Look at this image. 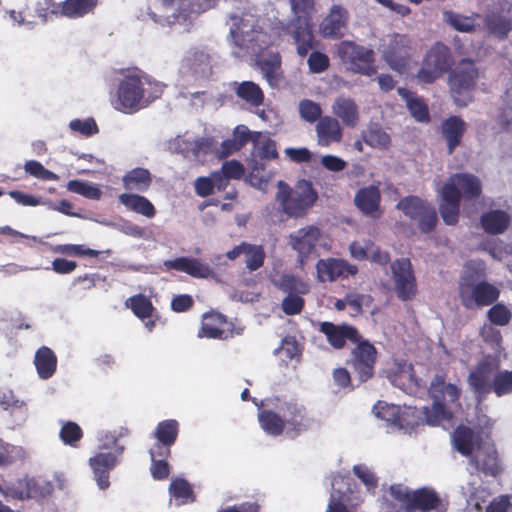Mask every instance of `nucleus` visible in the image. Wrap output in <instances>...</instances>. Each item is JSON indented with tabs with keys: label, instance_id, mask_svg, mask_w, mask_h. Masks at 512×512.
<instances>
[{
	"label": "nucleus",
	"instance_id": "nucleus-1",
	"mask_svg": "<svg viewBox=\"0 0 512 512\" xmlns=\"http://www.w3.org/2000/svg\"><path fill=\"white\" fill-rule=\"evenodd\" d=\"M162 92L159 82L138 75H127L118 85L116 108L124 113H134L159 98Z\"/></svg>",
	"mask_w": 512,
	"mask_h": 512
},
{
	"label": "nucleus",
	"instance_id": "nucleus-2",
	"mask_svg": "<svg viewBox=\"0 0 512 512\" xmlns=\"http://www.w3.org/2000/svg\"><path fill=\"white\" fill-rule=\"evenodd\" d=\"M429 396L433 400L431 407H423L426 421L429 425H438L443 420L452 417L447 404H459L461 391L457 385L446 383L443 375H435L428 389Z\"/></svg>",
	"mask_w": 512,
	"mask_h": 512
},
{
	"label": "nucleus",
	"instance_id": "nucleus-3",
	"mask_svg": "<svg viewBox=\"0 0 512 512\" xmlns=\"http://www.w3.org/2000/svg\"><path fill=\"white\" fill-rule=\"evenodd\" d=\"M478 78V68L471 59H461L454 68L451 67L448 75L449 92L458 107H465L473 100Z\"/></svg>",
	"mask_w": 512,
	"mask_h": 512
},
{
	"label": "nucleus",
	"instance_id": "nucleus-4",
	"mask_svg": "<svg viewBox=\"0 0 512 512\" xmlns=\"http://www.w3.org/2000/svg\"><path fill=\"white\" fill-rule=\"evenodd\" d=\"M276 199L285 214L301 217L315 204L318 193L312 182L306 179L299 180L294 189L280 181Z\"/></svg>",
	"mask_w": 512,
	"mask_h": 512
},
{
	"label": "nucleus",
	"instance_id": "nucleus-5",
	"mask_svg": "<svg viewBox=\"0 0 512 512\" xmlns=\"http://www.w3.org/2000/svg\"><path fill=\"white\" fill-rule=\"evenodd\" d=\"M451 49L441 41L435 42L423 56L416 78L423 84H432L452 67Z\"/></svg>",
	"mask_w": 512,
	"mask_h": 512
},
{
	"label": "nucleus",
	"instance_id": "nucleus-6",
	"mask_svg": "<svg viewBox=\"0 0 512 512\" xmlns=\"http://www.w3.org/2000/svg\"><path fill=\"white\" fill-rule=\"evenodd\" d=\"M230 37L235 46L253 55H259L271 44L270 35L259 25H250V20L246 18L234 23Z\"/></svg>",
	"mask_w": 512,
	"mask_h": 512
},
{
	"label": "nucleus",
	"instance_id": "nucleus-7",
	"mask_svg": "<svg viewBox=\"0 0 512 512\" xmlns=\"http://www.w3.org/2000/svg\"><path fill=\"white\" fill-rule=\"evenodd\" d=\"M337 56L354 73L373 76L377 72L375 52L371 48L359 45L353 41H342L336 50Z\"/></svg>",
	"mask_w": 512,
	"mask_h": 512
},
{
	"label": "nucleus",
	"instance_id": "nucleus-8",
	"mask_svg": "<svg viewBox=\"0 0 512 512\" xmlns=\"http://www.w3.org/2000/svg\"><path fill=\"white\" fill-rule=\"evenodd\" d=\"M500 296V290L487 281L474 282L463 278L459 283V298L467 309H475L494 304Z\"/></svg>",
	"mask_w": 512,
	"mask_h": 512
},
{
	"label": "nucleus",
	"instance_id": "nucleus-9",
	"mask_svg": "<svg viewBox=\"0 0 512 512\" xmlns=\"http://www.w3.org/2000/svg\"><path fill=\"white\" fill-rule=\"evenodd\" d=\"M382 58L387 65L399 74L405 73L413 59V41L405 34L394 33L383 44Z\"/></svg>",
	"mask_w": 512,
	"mask_h": 512
},
{
	"label": "nucleus",
	"instance_id": "nucleus-10",
	"mask_svg": "<svg viewBox=\"0 0 512 512\" xmlns=\"http://www.w3.org/2000/svg\"><path fill=\"white\" fill-rule=\"evenodd\" d=\"M353 344L355 347L351 351L347 364L352 368L358 380L363 383L374 376L378 352L375 346L362 335Z\"/></svg>",
	"mask_w": 512,
	"mask_h": 512
},
{
	"label": "nucleus",
	"instance_id": "nucleus-11",
	"mask_svg": "<svg viewBox=\"0 0 512 512\" xmlns=\"http://www.w3.org/2000/svg\"><path fill=\"white\" fill-rule=\"evenodd\" d=\"M395 293L399 300L410 301L417 295V282L408 258L395 260L391 264Z\"/></svg>",
	"mask_w": 512,
	"mask_h": 512
},
{
	"label": "nucleus",
	"instance_id": "nucleus-12",
	"mask_svg": "<svg viewBox=\"0 0 512 512\" xmlns=\"http://www.w3.org/2000/svg\"><path fill=\"white\" fill-rule=\"evenodd\" d=\"M124 446H116L113 452H97L89 458V466L93 473V478L101 490H106L110 486V472L119 463V456L123 454Z\"/></svg>",
	"mask_w": 512,
	"mask_h": 512
},
{
	"label": "nucleus",
	"instance_id": "nucleus-13",
	"mask_svg": "<svg viewBox=\"0 0 512 512\" xmlns=\"http://www.w3.org/2000/svg\"><path fill=\"white\" fill-rule=\"evenodd\" d=\"M282 32L292 38L296 52L300 57H306L310 50L315 48L316 41L311 22H301L291 19L282 25Z\"/></svg>",
	"mask_w": 512,
	"mask_h": 512
},
{
	"label": "nucleus",
	"instance_id": "nucleus-14",
	"mask_svg": "<svg viewBox=\"0 0 512 512\" xmlns=\"http://www.w3.org/2000/svg\"><path fill=\"white\" fill-rule=\"evenodd\" d=\"M406 512H447L448 502L432 487L424 486L412 491Z\"/></svg>",
	"mask_w": 512,
	"mask_h": 512
},
{
	"label": "nucleus",
	"instance_id": "nucleus-15",
	"mask_svg": "<svg viewBox=\"0 0 512 512\" xmlns=\"http://www.w3.org/2000/svg\"><path fill=\"white\" fill-rule=\"evenodd\" d=\"M333 486L334 493L326 512H350L347 505L352 504L354 494L358 492L356 482L349 476H338L334 478Z\"/></svg>",
	"mask_w": 512,
	"mask_h": 512
},
{
	"label": "nucleus",
	"instance_id": "nucleus-16",
	"mask_svg": "<svg viewBox=\"0 0 512 512\" xmlns=\"http://www.w3.org/2000/svg\"><path fill=\"white\" fill-rule=\"evenodd\" d=\"M317 278L320 282H333L358 273V267L347 260L337 258L320 259L316 263Z\"/></svg>",
	"mask_w": 512,
	"mask_h": 512
},
{
	"label": "nucleus",
	"instance_id": "nucleus-17",
	"mask_svg": "<svg viewBox=\"0 0 512 512\" xmlns=\"http://www.w3.org/2000/svg\"><path fill=\"white\" fill-rule=\"evenodd\" d=\"M319 331L326 336L327 342L337 350L343 349L346 342H357L361 334L359 330L350 324H334L332 322H321Z\"/></svg>",
	"mask_w": 512,
	"mask_h": 512
},
{
	"label": "nucleus",
	"instance_id": "nucleus-18",
	"mask_svg": "<svg viewBox=\"0 0 512 512\" xmlns=\"http://www.w3.org/2000/svg\"><path fill=\"white\" fill-rule=\"evenodd\" d=\"M320 237L321 231L314 225L300 228L289 235V245L298 253L301 263L315 250Z\"/></svg>",
	"mask_w": 512,
	"mask_h": 512
},
{
	"label": "nucleus",
	"instance_id": "nucleus-19",
	"mask_svg": "<svg viewBox=\"0 0 512 512\" xmlns=\"http://www.w3.org/2000/svg\"><path fill=\"white\" fill-rule=\"evenodd\" d=\"M349 12L341 5H333L320 23V33L324 38L340 39L348 25Z\"/></svg>",
	"mask_w": 512,
	"mask_h": 512
},
{
	"label": "nucleus",
	"instance_id": "nucleus-20",
	"mask_svg": "<svg viewBox=\"0 0 512 512\" xmlns=\"http://www.w3.org/2000/svg\"><path fill=\"white\" fill-rule=\"evenodd\" d=\"M181 0H154L148 7L147 14L149 18L163 26L173 27L179 24V3Z\"/></svg>",
	"mask_w": 512,
	"mask_h": 512
},
{
	"label": "nucleus",
	"instance_id": "nucleus-21",
	"mask_svg": "<svg viewBox=\"0 0 512 512\" xmlns=\"http://www.w3.org/2000/svg\"><path fill=\"white\" fill-rule=\"evenodd\" d=\"M492 367L490 364L483 362L470 372L468 376V384L475 394L477 403H482L487 395L492 392Z\"/></svg>",
	"mask_w": 512,
	"mask_h": 512
},
{
	"label": "nucleus",
	"instance_id": "nucleus-22",
	"mask_svg": "<svg viewBox=\"0 0 512 512\" xmlns=\"http://www.w3.org/2000/svg\"><path fill=\"white\" fill-rule=\"evenodd\" d=\"M241 255L245 257V266L250 272L260 269L264 265L266 258L262 245L251 244L245 241L226 253V257L229 260H235Z\"/></svg>",
	"mask_w": 512,
	"mask_h": 512
},
{
	"label": "nucleus",
	"instance_id": "nucleus-23",
	"mask_svg": "<svg viewBox=\"0 0 512 512\" xmlns=\"http://www.w3.org/2000/svg\"><path fill=\"white\" fill-rule=\"evenodd\" d=\"M355 206L362 214L372 218H379L382 214L380 208L381 192L378 185H369L360 188L354 197Z\"/></svg>",
	"mask_w": 512,
	"mask_h": 512
},
{
	"label": "nucleus",
	"instance_id": "nucleus-24",
	"mask_svg": "<svg viewBox=\"0 0 512 512\" xmlns=\"http://www.w3.org/2000/svg\"><path fill=\"white\" fill-rule=\"evenodd\" d=\"M163 264L167 270L184 272L193 278H208L213 273L210 265L198 258L182 256L165 260Z\"/></svg>",
	"mask_w": 512,
	"mask_h": 512
},
{
	"label": "nucleus",
	"instance_id": "nucleus-25",
	"mask_svg": "<svg viewBox=\"0 0 512 512\" xmlns=\"http://www.w3.org/2000/svg\"><path fill=\"white\" fill-rule=\"evenodd\" d=\"M470 464L486 476L496 477L501 472L497 451L492 445H479L476 453L470 456Z\"/></svg>",
	"mask_w": 512,
	"mask_h": 512
},
{
	"label": "nucleus",
	"instance_id": "nucleus-26",
	"mask_svg": "<svg viewBox=\"0 0 512 512\" xmlns=\"http://www.w3.org/2000/svg\"><path fill=\"white\" fill-rule=\"evenodd\" d=\"M444 185H450L465 200L477 199L482 193V185L478 177L468 173H456L449 177Z\"/></svg>",
	"mask_w": 512,
	"mask_h": 512
},
{
	"label": "nucleus",
	"instance_id": "nucleus-27",
	"mask_svg": "<svg viewBox=\"0 0 512 512\" xmlns=\"http://www.w3.org/2000/svg\"><path fill=\"white\" fill-rule=\"evenodd\" d=\"M101 0H64L52 9V14L69 19L83 18L93 14Z\"/></svg>",
	"mask_w": 512,
	"mask_h": 512
},
{
	"label": "nucleus",
	"instance_id": "nucleus-28",
	"mask_svg": "<svg viewBox=\"0 0 512 512\" xmlns=\"http://www.w3.org/2000/svg\"><path fill=\"white\" fill-rule=\"evenodd\" d=\"M283 420H285V430L292 437L298 436L308 427L305 408L295 403H285L280 408Z\"/></svg>",
	"mask_w": 512,
	"mask_h": 512
},
{
	"label": "nucleus",
	"instance_id": "nucleus-29",
	"mask_svg": "<svg viewBox=\"0 0 512 512\" xmlns=\"http://www.w3.org/2000/svg\"><path fill=\"white\" fill-rule=\"evenodd\" d=\"M460 202L458 194L450 185H443L441 189L440 215L446 225H455L459 220Z\"/></svg>",
	"mask_w": 512,
	"mask_h": 512
},
{
	"label": "nucleus",
	"instance_id": "nucleus-30",
	"mask_svg": "<svg viewBox=\"0 0 512 512\" xmlns=\"http://www.w3.org/2000/svg\"><path fill=\"white\" fill-rule=\"evenodd\" d=\"M466 129V122L459 116H449L441 123V134L447 143L448 154L460 146Z\"/></svg>",
	"mask_w": 512,
	"mask_h": 512
},
{
	"label": "nucleus",
	"instance_id": "nucleus-31",
	"mask_svg": "<svg viewBox=\"0 0 512 512\" xmlns=\"http://www.w3.org/2000/svg\"><path fill=\"white\" fill-rule=\"evenodd\" d=\"M316 134L318 144L327 147L342 140L343 130L337 118L324 116L316 125Z\"/></svg>",
	"mask_w": 512,
	"mask_h": 512
},
{
	"label": "nucleus",
	"instance_id": "nucleus-32",
	"mask_svg": "<svg viewBox=\"0 0 512 512\" xmlns=\"http://www.w3.org/2000/svg\"><path fill=\"white\" fill-rule=\"evenodd\" d=\"M254 148L251 152L249 165L253 171L259 169L264 170V165L258 162V159L263 161L275 160L278 158V151L276 142L271 138L259 142L257 139H253Z\"/></svg>",
	"mask_w": 512,
	"mask_h": 512
},
{
	"label": "nucleus",
	"instance_id": "nucleus-33",
	"mask_svg": "<svg viewBox=\"0 0 512 512\" xmlns=\"http://www.w3.org/2000/svg\"><path fill=\"white\" fill-rule=\"evenodd\" d=\"M332 112L347 127L354 128L359 122L358 106L352 98L337 97L332 105Z\"/></svg>",
	"mask_w": 512,
	"mask_h": 512
},
{
	"label": "nucleus",
	"instance_id": "nucleus-34",
	"mask_svg": "<svg viewBox=\"0 0 512 512\" xmlns=\"http://www.w3.org/2000/svg\"><path fill=\"white\" fill-rule=\"evenodd\" d=\"M226 325L227 320L223 314L218 312L206 313L203 316L199 336L211 339H224L227 337Z\"/></svg>",
	"mask_w": 512,
	"mask_h": 512
},
{
	"label": "nucleus",
	"instance_id": "nucleus-35",
	"mask_svg": "<svg viewBox=\"0 0 512 512\" xmlns=\"http://www.w3.org/2000/svg\"><path fill=\"white\" fill-rule=\"evenodd\" d=\"M483 230L490 235L502 234L510 225V215L500 209L485 212L480 217Z\"/></svg>",
	"mask_w": 512,
	"mask_h": 512
},
{
	"label": "nucleus",
	"instance_id": "nucleus-36",
	"mask_svg": "<svg viewBox=\"0 0 512 512\" xmlns=\"http://www.w3.org/2000/svg\"><path fill=\"white\" fill-rule=\"evenodd\" d=\"M34 364L41 379H49L56 372L57 368V356L47 346L40 347L34 357Z\"/></svg>",
	"mask_w": 512,
	"mask_h": 512
},
{
	"label": "nucleus",
	"instance_id": "nucleus-37",
	"mask_svg": "<svg viewBox=\"0 0 512 512\" xmlns=\"http://www.w3.org/2000/svg\"><path fill=\"white\" fill-rule=\"evenodd\" d=\"M119 201L128 210L147 218H153L156 215V209L152 202L139 194L122 193L119 195Z\"/></svg>",
	"mask_w": 512,
	"mask_h": 512
},
{
	"label": "nucleus",
	"instance_id": "nucleus-38",
	"mask_svg": "<svg viewBox=\"0 0 512 512\" xmlns=\"http://www.w3.org/2000/svg\"><path fill=\"white\" fill-rule=\"evenodd\" d=\"M122 182L126 190L145 192L152 183V177L149 170L137 167L128 171L123 176Z\"/></svg>",
	"mask_w": 512,
	"mask_h": 512
},
{
	"label": "nucleus",
	"instance_id": "nucleus-39",
	"mask_svg": "<svg viewBox=\"0 0 512 512\" xmlns=\"http://www.w3.org/2000/svg\"><path fill=\"white\" fill-rule=\"evenodd\" d=\"M398 94L405 99L407 108L417 122L428 123L430 121L429 109L423 99L415 97L406 88H398Z\"/></svg>",
	"mask_w": 512,
	"mask_h": 512
},
{
	"label": "nucleus",
	"instance_id": "nucleus-40",
	"mask_svg": "<svg viewBox=\"0 0 512 512\" xmlns=\"http://www.w3.org/2000/svg\"><path fill=\"white\" fill-rule=\"evenodd\" d=\"M484 25L490 35L504 40L512 31V18L500 13H492L485 17Z\"/></svg>",
	"mask_w": 512,
	"mask_h": 512
},
{
	"label": "nucleus",
	"instance_id": "nucleus-41",
	"mask_svg": "<svg viewBox=\"0 0 512 512\" xmlns=\"http://www.w3.org/2000/svg\"><path fill=\"white\" fill-rule=\"evenodd\" d=\"M183 67L194 74H206L211 70L210 55L202 49L193 48L184 57Z\"/></svg>",
	"mask_w": 512,
	"mask_h": 512
},
{
	"label": "nucleus",
	"instance_id": "nucleus-42",
	"mask_svg": "<svg viewBox=\"0 0 512 512\" xmlns=\"http://www.w3.org/2000/svg\"><path fill=\"white\" fill-rule=\"evenodd\" d=\"M211 8L204 0H181L179 3V24L190 26L194 17Z\"/></svg>",
	"mask_w": 512,
	"mask_h": 512
},
{
	"label": "nucleus",
	"instance_id": "nucleus-43",
	"mask_svg": "<svg viewBox=\"0 0 512 512\" xmlns=\"http://www.w3.org/2000/svg\"><path fill=\"white\" fill-rule=\"evenodd\" d=\"M236 96L252 107H259L264 103V92L261 87L252 81H243L237 84Z\"/></svg>",
	"mask_w": 512,
	"mask_h": 512
},
{
	"label": "nucleus",
	"instance_id": "nucleus-44",
	"mask_svg": "<svg viewBox=\"0 0 512 512\" xmlns=\"http://www.w3.org/2000/svg\"><path fill=\"white\" fill-rule=\"evenodd\" d=\"M258 420L261 428L271 436H279L285 430V420H283L281 412L277 413L270 409L261 410Z\"/></svg>",
	"mask_w": 512,
	"mask_h": 512
},
{
	"label": "nucleus",
	"instance_id": "nucleus-45",
	"mask_svg": "<svg viewBox=\"0 0 512 512\" xmlns=\"http://www.w3.org/2000/svg\"><path fill=\"white\" fill-rule=\"evenodd\" d=\"M453 444L455 449L463 456H471L475 446L474 431L465 426H458L453 432Z\"/></svg>",
	"mask_w": 512,
	"mask_h": 512
},
{
	"label": "nucleus",
	"instance_id": "nucleus-46",
	"mask_svg": "<svg viewBox=\"0 0 512 512\" xmlns=\"http://www.w3.org/2000/svg\"><path fill=\"white\" fill-rule=\"evenodd\" d=\"M169 493L178 506L195 501L194 491L189 482L182 478H176L169 485Z\"/></svg>",
	"mask_w": 512,
	"mask_h": 512
},
{
	"label": "nucleus",
	"instance_id": "nucleus-47",
	"mask_svg": "<svg viewBox=\"0 0 512 512\" xmlns=\"http://www.w3.org/2000/svg\"><path fill=\"white\" fill-rule=\"evenodd\" d=\"M179 433V423L174 419L160 421L154 432L153 437L166 445H174Z\"/></svg>",
	"mask_w": 512,
	"mask_h": 512
},
{
	"label": "nucleus",
	"instance_id": "nucleus-48",
	"mask_svg": "<svg viewBox=\"0 0 512 512\" xmlns=\"http://www.w3.org/2000/svg\"><path fill=\"white\" fill-rule=\"evenodd\" d=\"M126 306L129 307L134 315L141 320L151 318L155 311L151 300L143 294H137L130 297L126 301Z\"/></svg>",
	"mask_w": 512,
	"mask_h": 512
},
{
	"label": "nucleus",
	"instance_id": "nucleus-49",
	"mask_svg": "<svg viewBox=\"0 0 512 512\" xmlns=\"http://www.w3.org/2000/svg\"><path fill=\"white\" fill-rule=\"evenodd\" d=\"M424 423L428 424V422L426 421V416L423 412V408L418 409L416 407H404L402 408L400 414V421L398 423L397 428L413 430L414 428Z\"/></svg>",
	"mask_w": 512,
	"mask_h": 512
},
{
	"label": "nucleus",
	"instance_id": "nucleus-50",
	"mask_svg": "<svg viewBox=\"0 0 512 512\" xmlns=\"http://www.w3.org/2000/svg\"><path fill=\"white\" fill-rule=\"evenodd\" d=\"M274 284L279 290L287 294H307L310 289L307 283L291 274H283Z\"/></svg>",
	"mask_w": 512,
	"mask_h": 512
},
{
	"label": "nucleus",
	"instance_id": "nucleus-51",
	"mask_svg": "<svg viewBox=\"0 0 512 512\" xmlns=\"http://www.w3.org/2000/svg\"><path fill=\"white\" fill-rule=\"evenodd\" d=\"M429 204V202L418 196H406L397 203L396 207L401 210L405 216L415 220Z\"/></svg>",
	"mask_w": 512,
	"mask_h": 512
},
{
	"label": "nucleus",
	"instance_id": "nucleus-52",
	"mask_svg": "<svg viewBox=\"0 0 512 512\" xmlns=\"http://www.w3.org/2000/svg\"><path fill=\"white\" fill-rule=\"evenodd\" d=\"M258 66L270 85H275L280 77L281 59L278 54L258 60Z\"/></svg>",
	"mask_w": 512,
	"mask_h": 512
},
{
	"label": "nucleus",
	"instance_id": "nucleus-53",
	"mask_svg": "<svg viewBox=\"0 0 512 512\" xmlns=\"http://www.w3.org/2000/svg\"><path fill=\"white\" fill-rule=\"evenodd\" d=\"M59 438L63 444L77 448L83 438V430L77 423L67 421L62 425L59 431Z\"/></svg>",
	"mask_w": 512,
	"mask_h": 512
},
{
	"label": "nucleus",
	"instance_id": "nucleus-54",
	"mask_svg": "<svg viewBox=\"0 0 512 512\" xmlns=\"http://www.w3.org/2000/svg\"><path fill=\"white\" fill-rule=\"evenodd\" d=\"M373 410L378 418L398 427L402 411L400 406L379 401L374 405Z\"/></svg>",
	"mask_w": 512,
	"mask_h": 512
},
{
	"label": "nucleus",
	"instance_id": "nucleus-55",
	"mask_svg": "<svg viewBox=\"0 0 512 512\" xmlns=\"http://www.w3.org/2000/svg\"><path fill=\"white\" fill-rule=\"evenodd\" d=\"M444 20L459 32L471 33L476 29L474 20L471 17L453 11H445Z\"/></svg>",
	"mask_w": 512,
	"mask_h": 512
},
{
	"label": "nucleus",
	"instance_id": "nucleus-56",
	"mask_svg": "<svg viewBox=\"0 0 512 512\" xmlns=\"http://www.w3.org/2000/svg\"><path fill=\"white\" fill-rule=\"evenodd\" d=\"M292 19L311 22L315 11V0H290Z\"/></svg>",
	"mask_w": 512,
	"mask_h": 512
},
{
	"label": "nucleus",
	"instance_id": "nucleus-57",
	"mask_svg": "<svg viewBox=\"0 0 512 512\" xmlns=\"http://www.w3.org/2000/svg\"><path fill=\"white\" fill-rule=\"evenodd\" d=\"M492 392L495 393L497 397L512 393V371H499L493 376Z\"/></svg>",
	"mask_w": 512,
	"mask_h": 512
},
{
	"label": "nucleus",
	"instance_id": "nucleus-58",
	"mask_svg": "<svg viewBox=\"0 0 512 512\" xmlns=\"http://www.w3.org/2000/svg\"><path fill=\"white\" fill-rule=\"evenodd\" d=\"M487 318L492 325L506 326L512 320V312L502 303H494L487 311Z\"/></svg>",
	"mask_w": 512,
	"mask_h": 512
},
{
	"label": "nucleus",
	"instance_id": "nucleus-59",
	"mask_svg": "<svg viewBox=\"0 0 512 512\" xmlns=\"http://www.w3.org/2000/svg\"><path fill=\"white\" fill-rule=\"evenodd\" d=\"M55 253H59L66 256H87V257H98L99 251L85 247L80 244H60L53 248Z\"/></svg>",
	"mask_w": 512,
	"mask_h": 512
},
{
	"label": "nucleus",
	"instance_id": "nucleus-60",
	"mask_svg": "<svg viewBox=\"0 0 512 512\" xmlns=\"http://www.w3.org/2000/svg\"><path fill=\"white\" fill-rule=\"evenodd\" d=\"M418 223V228L422 233H429L433 231L438 222L437 211L432 204L415 219Z\"/></svg>",
	"mask_w": 512,
	"mask_h": 512
},
{
	"label": "nucleus",
	"instance_id": "nucleus-61",
	"mask_svg": "<svg viewBox=\"0 0 512 512\" xmlns=\"http://www.w3.org/2000/svg\"><path fill=\"white\" fill-rule=\"evenodd\" d=\"M67 189L89 199H99L101 195L99 188L82 180H70L67 183Z\"/></svg>",
	"mask_w": 512,
	"mask_h": 512
},
{
	"label": "nucleus",
	"instance_id": "nucleus-62",
	"mask_svg": "<svg viewBox=\"0 0 512 512\" xmlns=\"http://www.w3.org/2000/svg\"><path fill=\"white\" fill-rule=\"evenodd\" d=\"M24 169L29 175L46 181L58 180V175L46 169L39 161L29 160L25 163Z\"/></svg>",
	"mask_w": 512,
	"mask_h": 512
},
{
	"label": "nucleus",
	"instance_id": "nucleus-63",
	"mask_svg": "<svg viewBox=\"0 0 512 512\" xmlns=\"http://www.w3.org/2000/svg\"><path fill=\"white\" fill-rule=\"evenodd\" d=\"M299 113L302 119L309 123L319 121L322 114L320 105L309 99H304L299 103Z\"/></svg>",
	"mask_w": 512,
	"mask_h": 512
},
{
	"label": "nucleus",
	"instance_id": "nucleus-64",
	"mask_svg": "<svg viewBox=\"0 0 512 512\" xmlns=\"http://www.w3.org/2000/svg\"><path fill=\"white\" fill-rule=\"evenodd\" d=\"M365 142L374 148H388L391 139L388 133L382 130L379 127L371 128L368 130L367 135L365 136Z\"/></svg>",
	"mask_w": 512,
	"mask_h": 512
}]
</instances>
